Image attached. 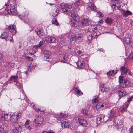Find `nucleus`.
<instances>
[{
	"label": "nucleus",
	"mask_w": 133,
	"mask_h": 133,
	"mask_svg": "<svg viewBox=\"0 0 133 133\" xmlns=\"http://www.w3.org/2000/svg\"><path fill=\"white\" fill-rule=\"evenodd\" d=\"M62 11L64 13H66L68 15H71L72 17H76L77 15L72 9V6L69 4L64 3H61L60 4Z\"/></svg>",
	"instance_id": "f257e3e1"
},
{
	"label": "nucleus",
	"mask_w": 133,
	"mask_h": 133,
	"mask_svg": "<svg viewBox=\"0 0 133 133\" xmlns=\"http://www.w3.org/2000/svg\"><path fill=\"white\" fill-rule=\"evenodd\" d=\"M8 14L12 15H14L16 14V9L15 6L12 4H11L7 7L6 9Z\"/></svg>",
	"instance_id": "f03ea898"
},
{
	"label": "nucleus",
	"mask_w": 133,
	"mask_h": 133,
	"mask_svg": "<svg viewBox=\"0 0 133 133\" xmlns=\"http://www.w3.org/2000/svg\"><path fill=\"white\" fill-rule=\"evenodd\" d=\"M43 120V118L42 117L38 116L34 119V124L36 126H40L42 124Z\"/></svg>",
	"instance_id": "7ed1b4c3"
},
{
	"label": "nucleus",
	"mask_w": 133,
	"mask_h": 133,
	"mask_svg": "<svg viewBox=\"0 0 133 133\" xmlns=\"http://www.w3.org/2000/svg\"><path fill=\"white\" fill-rule=\"evenodd\" d=\"M89 23L88 17L84 16L81 20L80 26H87L88 24Z\"/></svg>",
	"instance_id": "20e7f679"
},
{
	"label": "nucleus",
	"mask_w": 133,
	"mask_h": 133,
	"mask_svg": "<svg viewBox=\"0 0 133 133\" xmlns=\"http://www.w3.org/2000/svg\"><path fill=\"white\" fill-rule=\"evenodd\" d=\"M71 18H70V22L69 23L70 24V25L72 26L77 27L79 25L78 22L76 21L74 18L75 17H71Z\"/></svg>",
	"instance_id": "39448f33"
},
{
	"label": "nucleus",
	"mask_w": 133,
	"mask_h": 133,
	"mask_svg": "<svg viewBox=\"0 0 133 133\" xmlns=\"http://www.w3.org/2000/svg\"><path fill=\"white\" fill-rule=\"evenodd\" d=\"M44 59L48 61H50V56L51 52L48 50H45L44 52Z\"/></svg>",
	"instance_id": "423d86ee"
},
{
	"label": "nucleus",
	"mask_w": 133,
	"mask_h": 133,
	"mask_svg": "<svg viewBox=\"0 0 133 133\" xmlns=\"http://www.w3.org/2000/svg\"><path fill=\"white\" fill-rule=\"evenodd\" d=\"M131 85L130 82L128 80H125L123 83H121L119 86L122 88H125L129 87Z\"/></svg>",
	"instance_id": "0eeeda50"
},
{
	"label": "nucleus",
	"mask_w": 133,
	"mask_h": 133,
	"mask_svg": "<svg viewBox=\"0 0 133 133\" xmlns=\"http://www.w3.org/2000/svg\"><path fill=\"white\" fill-rule=\"evenodd\" d=\"M19 114L18 112H15L13 113L12 116L11 115V121L13 122H17L19 117Z\"/></svg>",
	"instance_id": "6e6552de"
},
{
	"label": "nucleus",
	"mask_w": 133,
	"mask_h": 133,
	"mask_svg": "<svg viewBox=\"0 0 133 133\" xmlns=\"http://www.w3.org/2000/svg\"><path fill=\"white\" fill-rule=\"evenodd\" d=\"M66 115L63 113H61L59 114V116H55V117L56 119L59 121H63L66 118Z\"/></svg>",
	"instance_id": "1a4fd4ad"
},
{
	"label": "nucleus",
	"mask_w": 133,
	"mask_h": 133,
	"mask_svg": "<svg viewBox=\"0 0 133 133\" xmlns=\"http://www.w3.org/2000/svg\"><path fill=\"white\" fill-rule=\"evenodd\" d=\"M78 122L80 124L84 127H86L88 125V123L85 119L84 118H78Z\"/></svg>",
	"instance_id": "9d476101"
},
{
	"label": "nucleus",
	"mask_w": 133,
	"mask_h": 133,
	"mask_svg": "<svg viewBox=\"0 0 133 133\" xmlns=\"http://www.w3.org/2000/svg\"><path fill=\"white\" fill-rule=\"evenodd\" d=\"M62 127L64 128H69L70 127L71 124L68 121L63 122L61 124Z\"/></svg>",
	"instance_id": "9b49d317"
},
{
	"label": "nucleus",
	"mask_w": 133,
	"mask_h": 133,
	"mask_svg": "<svg viewBox=\"0 0 133 133\" xmlns=\"http://www.w3.org/2000/svg\"><path fill=\"white\" fill-rule=\"evenodd\" d=\"M88 6L89 9L91 11L95 12H97V11L96 7L95 5L92 2L89 3Z\"/></svg>",
	"instance_id": "f8f14e48"
},
{
	"label": "nucleus",
	"mask_w": 133,
	"mask_h": 133,
	"mask_svg": "<svg viewBox=\"0 0 133 133\" xmlns=\"http://www.w3.org/2000/svg\"><path fill=\"white\" fill-rule=\"evenodd\" d=\"M9 36V33L7 32H4L2 34L0 37L1 38L7 40Z\"/></svg>",
	"instance_id": "ddd939ff"
},
{
	"label": "nucleus",
	"mask_w": 133,
	"mask_h": 133,
	"mask_svg": "<svg viewBox=\"0 0 133 133\" xmlns=\"http://www.w3.org/2000/svg\"><path fill=\"white\" fill-rule=\"evenodd\" d=\"M84 62L82 60H79L76 63L78 67L80 68H82L84 66Z\"/></svg>",
	"instance_id": "4468645a"
},
{
	"label": "nucleus",
	"mask_w": 133,
	"mask_h": 133,
	"mask_svg": "<svg viewBox=\"0 0 133 133\" xmlns=\"http://www.w3.org/2000/svg\"><path fill=\"white\" fill-rule=\"evenodd\" d=\"M38 50V48L36 45H34L32 48L29 50V53L30 54H33L36 52Z\"/></svg>",
	"instance_id": "2eb2a0df"
},
{
	"label": "nucleus",
	"mask_w": 133,
	"mask_h": 133,
	"mask_svg": "<svg viewBox=\"0 0 133 133\" xmlns=\"http://www.w3.org/2000/svg\"><path fill=\"white\" fill-rule=\"evenodd\" d=\"M9 31L10 32L12 33V34H14L16 32L15 25L9 26L8 27Z\"/></svg>",
	"instance_id": "dca6fc26"
},
{
	"label": "nucleus",
	"mask_w": 133,
	"mask_h": 133,
	"mask_svg": "<svg viewBox=\"0 0 133 133\" xmlns=\"http://www.w3.org/2000/svg\"><path fill=\"white\" fill-rule=\"evenodd\" d=\"M118 93L120 97H122L125 96L127 94L124 89H122L118 91Z\"/></svg>",
	"instance_id": "f3484780"
},
{
	"label": "nucleus",
	"mask_w": 133,
	"mask_h": 133,
	"mask_svg": "<svg viewBox=\"0 0 133 133\" xmlns=\"http://www.w3.org/2000/svg\"><path fill=\"white\" fill-rule=\"evenodd\" d=\"M116 1V3L115 2V4H113L112 6V8L113 9H118L121 6L118 1Z\"/></svg>",
	"instance_id": "a211bd4d"
},
{
	"label": "nucleus",
	"mask_w": 133,
	"mask_h": 133,
	"mask_svg": "<svg viewBox=\"0 0 133 133\" xmlns=\"http://www.w3.org/2000/svg\"><path fill=\"white\" fill-rule=\"evenodd\" d=\"M78 49V47L75 48L74 50V52L77 55L81 56L82 55V53Z\"/></svg>",
	"instance_id": "6ab92c4d"
},
{
	"label": "nucleus",
	"mask_w": 133,
	"mask_h": 133,
	"mask_svg": "<svg viewBox=\"0 0 133 133\" xmlns=\"http://www.w3.org/2000/svg\"><path fill=\"white\" fill-rule=\"evenodd\" d=\"M121 11L124 16H127L129 15H131L132 14V13L130 11H125L124 10H122Z\"/></svg>",
	"instance_id": "aec40b11"
},
{
	"label": "nucleus",
	"mask_w": 133,
	"mask_h": 133,
	"mask_svg": "<svg viewBox=\"0 0 133 133\" xmlns=\"http://www.w3.org/2000/svg\"><path fill=\"white\" fill-rule=\"evenodd\" d=\"M19 17L21 19L24 20V22L27 23H28L29 22V19L27 18V16L26 15H25L22 17H21V16L20 15L19 16Z\"/></svg>",
	"instance_id": "412c9836"
},
{
	"label": "nucleus",
	"mask_w": 133,
	"mask_h": 133,
	"mask_svg": "<svg viewBox=\"0 0 133 133\" xmlns=\"http://www.w3.org/2000/svg\"><path fill=\"white\" fill-rule=\"evenodd\" d=\"M71 39L73 40H76L78 39H80L81 36L78 34H75L74 35H72L71 37Z\"/></svg>",
	"instance_id": "4be33fe9"
},
{
	"label": "nucleus",
	"mask_w": 133,
	"mask_h": 133,
	"mask_svg": "<svg viewBox=\"0 0 133 133\" xmlns=\"http://www.w3.org/2000/svg\"><path fill=\"white\" fill-rule=\"evenodd\" d=\"M75 91L76 95H81L83 94V93L81 92L78 88L77 87H76L75 88Z\"/></svg>",
	"instance_id": "5701e85b"
},
{
	"label": "nucleus",
	"mask_w": 133,
	"mask_h": 133,
	"mask_svg": "<svg viewBox=\"0 0 133 133\" xmlns=\"http://www.w3.org/2000/svg\"><path fill=\"white\" fill-rule=\"evenodd\" d=\"M5 120L7 121H11L12 119H11V115H8V114H5L4 115Z\"/></svg>",
	"instance_id": "b1692460"
},
{
	"label": "nucleus",
	"mask_w": 133,
	"mask_h": 133,
	"mask_svg": "<svg viewBox=\"0 0 133 133\" xmlns=\"http://www.w3.org/2000/svg\"><path fill=\"white\" fill-rule=\"evenodd\" d=\"M117 72V71L116 70H112L111 71H109L107 73V74L108 76L113 75L115 74Z\"/></svg>",
	"instance_id": "393cba45"
},
{
	"label": "nucleus",
	"mask_w": 133,
	"mask_h": 133,
	"mask_svg": "<svg viewBox=\"0 0 133 133\" xmlns=\"http://www.w3.org/2000/svg\"><path fill=\"white\" fill-rule=\"evenodd\" d=\"M17 76H12L10 77L9 80L12 82H16L17 81Z\"/></svg>",
	"instance_id": "a878e982"
},
{
	"label": "nucleus",
	"mask_w": 133,
	"mask_h": 133,
	"mask_svg": "<svg viewBox=\"0 0 133 133\" xmlns=\"http://www.w3.org/2000/svg\"><path fill=\"white\" fill-rule=\"evenodd\" d=\"M104 107V105L102 103H98L96 105V108L98 109H103Z\"/></svg>",
	"instance_id": "bb28decb"
},
{
	"label": "nucleus",
	"mask_w": 133,
	"mask_h": 133,
	"mask_svg": "<svg viewBox=\"0 0 133 133\" xmlns=\"http://www.w3.org/2000/svg\"><path fill=\"white\" fill-rule=\"evenodd\" d=\"M104 116L102 115L100 117H99L97 119H98L99 120V121H100V122H103L104 120Z\"/></svg>",
	"instance_id": "cd10ccee"
},
{
	"label": "nucleus",
	"mask_w": 133,
	"mask_h": 133,
	"mask_svg": "<svg viewBox=\"0 0 133 133\" xmlns=\"http://www.w3.org/2000/svg\"><path fill=\"white\" fill-rule=\"evenodd\" d=\"M50 43H54L56 41V38L53 37H50Z\"/></svg>",
	"instance_id": "c85d7f7f"
},
{
	"label": "nucleus",
	"mask_w": 133,
	"mask_h": 133,
	"mask_svg": "<svg viewBox=\"0 0 133 133\" xmlns=\"http://www.w3.org/2000/svg\"><path fill=\"white\" fill-rule=\"evenodd\" d=\"M14 127L16 128H19V127L20 126V125L19 124V122H14Z\"/></svg>",
	"instance_id": "c756f323"
},
{
	"label": "nucleus",
	"mask_w": 133,
	"mask_h": 133,
	"mask_svg": "<svg viewBox=\"0 0 133 133\" xmlns=\"http://www.w3.org/2000/svg\"><path fill=\"white\" fill-rule=\"evenodd\" d=\"M52 22L53 24L56 25L57 26H58L59 24L56 19L55 18L53 19L52 20Z\"/></svg>",
	"instance_id": "7c9ffc66"
},
{
	"label": "nucleus",
	"mask_w": 133,
	"mask_h": 133,
	"mask_svg": "<svg viewBox=\"0 0 133 133\" xmlns=\"http://www.w3.org/2000/svg\"><path fill=\"white\" fill-rule=\"evenodd\" d=\"M80 0H77L74 2V4L75 5V6H77L80 5Z\"/></svg>",
	"instance_id": "2f4dec72"
},
{
	"label": "nucleus",
	"mask_w": 133,
	"mask_h": 133,
	"mask_svg": "<svg viewBox=\"0 0 133 133\" xmlns=\"http://www.w3.org/2000/svg\"><path fill=\"white\" fill-rule=\"evenodd\" d=\"M95 38V37H93V35L92 34L89 35L88 36V39L89 41L91 40L92 39H94Z\"/></svg>",
	"instance_id": "473e14b6"
},
{
	"label": "nucleus",
	"mask_w": 133,
	"mask_h": 133,
	"mask_svg": "<svg viewBox=\"0 0 133 133\" xmlns=\"http://www.w3.org/2000/svg\"><path fill=\"white\" fill-rule=\"evenodd\" d=\"M19 128H14L13 129L12 131V132L13 133H18L19 132Z\"/></svg>",
	"instance_id": "72a5a7b5"
},
{
	"label": "nucleus",
	"mask_w": 133,
	"mask_h": 133,
	"mask_svg": "<svg viewBox=\"0 0 133 133\" xmlns=\"http://www.w3.org/2000/svg\"><path fill=\"white\" fill-rule=\"evenodd\" d=\"M108 90V89L105 87L103 86L102 88L101 89V90L103 92L105 91H107Z\"/></svg>",
	"instance_id": "f704fd0d"
},
{
	"label": "nucleus",
	"mask_w": 133,
	"mask_h": 133,
	"mask_svg": "<svg viewBox=\"0 0 133 133\" xmlns=\"http://www.w3.org/2000/svg\"><path fill=\"white\" fill-rule=\"evenodd\" d=\"M125 43L127 44H130L131 43L130 39L129 38H127L125 40Z\"/></svg>",
	"instance_id": "c9c22d12"
},
{
	"label": "nucleus",
	"mask_w": 133,
	"mask_h": 133,
	"mask_svg": "<svg viewBox=\"0 0 133 133\" xmlns=\"http://www.w3.org/2000/svg\"><path fill=\"white\" fill-rule=\"evenodd\" d=\"M123 79V77L121 76H120L119 78V85L121 83H123L122 82Z\"/></svg>",
	"instance_id": "e433bc0d"
},
{
	"label": "nucleus",
	"mask_w": 133,
	"mask_h": 133,
	"mask_svg": "<svg viewBox=\"0 0 133 133\" xmlns=\"http://www.w3.org/2000/svg\"><path fill=\"white\" fill-rule=\"evenodd\" d=\"M113 110H111L110 113L111 115H110V117L112 118H114L115 116V112L113 111Z\"/></svg>",
	"instance_id": "4c0bfd02"
},
{
	"label": "nucleus",
	"mask_w": 133,
	"mask_h": 133,
	"mask_svg": "<svg viewBox=\"0 0 133 133\" xmlns=\"http://www.w3.org/2000/svg\"><path fill=\"white\" fill-rule=\"evenodd\" d=\"M92 100V102L93 103H97L98 102V99L96 98V96Z\"/></svg>",
	"instance_id": "58836bf2"
},
{
	"label": "nucleus",
	"mask_w": 133,
	"mask_h": 133,
	"mask_svg": "<svg viewBox=\"0 0 133 133\" xmlns=\"http://www.w3.org/2000/svg\"><path fill=\"white\" fill-rule=\"evenodd\" d=\"M129 104H128L127 106V107L126 108H123L121 110V112L122 113H124L127 110V108L128 106L129 105Z\"/></svg>",
	"instance_id": "ea45409f"
},
{
	"label": "nucleus",
	"mask_w": 133,
	"mask_h": 133,
	"mask_svg": "<svg viewBox=\"0 0 133 133\" xmlns=\"http://www.w3.org/2000/svg\"><path fill=\"white\" fill-rule=\"evenodd\" d=\"M55 11V12L54 13V16H57L58 15V14L59 12V11L58 9H56V10H55V11H54V12Z\"/></svg>",
	"instance_id": "a19ab883"
},
{
	"label": "nucleus",
	"mask_w": 133,
	"mask_h": 133,
	"mask_svg": "<svg viewBox=\"0 0 133 133\" xmlns=\"http://www.w3.org/2000/svg\"><path fill=\"white\" fill-rule=\"evenodd\" d=\"M16 85L19 88H21V83L17 81L16 82Z\"/></svg>",
	"instance_id": "79ce46f5"
},
{
	"label": "nucleus",
	"mask_w": 133,
	"mask_h": 133,
	"mask_svg": "<svg viewBox=\"0 0 133 133\" xmlns=\"http://www.w3.org/2000/svg\"><path fill=\"white\" fill-rule=\"evenodd\" d=\"M43 44V42L42 41H40L39 44L37 45H36V46L38 47H41Z\"/></svg>",
	"instance_id": "37998d69"
},
{
	"label": "nucleus",
	"mask_w": 133,
	"mask_h": 133,
	"mask_svg": "<svg viewBox=\"0 0 133 133\" xmlns=\"http://www.w3.org/2000/svg\"><path fill=\"white\" fill-rule=\"evenodd\" d=\"M81 112L82 114L85 115H87L88 114V112L86 110H82L81 111Z\"/></svg>",
	"instance_id": "c03bdc74"
},
{
	"label": "nucleus",
	"mask_w": 133,
	"mask_h": 133,
	"mask_svg": "<svg viewBox=\"0 0 133 133\" xmlns=\"http://www.w3.org/2000/svg\"><path fill=\"white\" fill-rule=\"evenodd\" d=\"M97 16L98 17H101L103 16L102 14L100 12H98L97 13Z\"/></svg>",
	"instance_id": "a18cd8bd"
},
{
	"label": "nucleus",
	"mask_w": 133,
	"mask_h": 133,
	"mask_svg": "<svg viewBox=\"0 0 133 133\" xmlns=\"http://www.w3.org/2000/svg\"><path fill=\"white\" fill-rule=\"evenodd\" d=\"M3 129L4 128L2 126H0V131H1V132H3V133H6V131H4Z\"/></svg>",
	"instance_id": "49530a36"
},
{
	"label": "nucleus",
	"mask_w": 133,
	"mask_h": 133,
	"mask_svg": "<svg viewBox=\"0 0 133 133\" xmlns=\"http://www.w3.org/2000/svg\"><path fill=\"white\" fill-rule=\"evenodd\" d=\"M105 22L106 23H109L111 22L112 21L110 19L107 18L105 19Z\"/></svg>",
	"instance_id": "de8ad7c7"
},
{
	"label": "nucleus",
	"mask_w": 133,
	"mask_h": 133,
	"mask_svg": "<svg viewBox=\"0 0 133 133\" xmlns=\"http://www.w3.org/2000/svg\"><path fill=\"white\" fill-rule=\"evenodd\" d=\"M129 133H133V126H132L129 129Z\"/></svg>",
	"instance_id": "09e8293b"
},
{
	"label": "nucleus",
	"mask_w": 133,
	"mask_h": 133,
	"mask_svg": "<svg viewBox=\"0 0 133 133\" xmlns=\"http://www.w3.org/2000/svg\"><path fill=\"white\" fill-rule=\"evenodd\" d=\"M45 41H46L47 42L50 43V37H45Z\"/></svg>",
	"instance_id": "8fccbe9b"
},
{
	"label": "nucleus",
	"mask_w": 133,
	"mask_h": 133,
	"mask_svg": "<svg viewBox=\"0 0 133 133\" xmlns=\"http://www.w3.org/2000/svg\"><path fill=\"white\" fill-rule=\"evenodd\" d=\"M33 108L36 111H40L39 109L38 108H37V107L35 106V105H34Z\"/></svg>",
	"instance_id": "3c124183"
},
{
	"label": "nucleus",
	"mask_w": 133,
	"mask_h": 133,
	"mask_svg": "<svg viewBox=\"0 0 133 133\" xmlns=\"http://www.w3.org/2000/svg\"><path fill=\"white\" fill-rule=\"evenodd\" d=\"M32 70V69L31 66H29L28 67V71L30 72Z\"/></svg>",
	"instance_id": "603ef678"
},
{
	"label": "nucleus",
	"mask_w": 133,
	"mask_h": 133,
	"mask_svg": "<svg viewBox=\"0 0 133 133\" xmlns=\"http://www.w3.org/2000/svg\"><path fill=\"white\" fill-rule=\"evenodd\" d=\"M126 68L124 66H121L120 67V69L122 71H123L124 70H125Z\"/></svg>",
	"instance_id": "864d4df0"
},
{
	"label": "nucleus",
	"mask_w": 133,
	"mask_h": 133,
	"mask_svg": "<svg viewBox=\"0 0 133 133\" xmlns=\"http://www.w3.org/2000/svg\"><path fill=\"white\" fill-rule=\"evenodd\" d=\"M36 32L38 35H40L41 33V31L39 30H36Z\"/></svg>",
	"instance_id": "5fc2aeb1"
},
{
	"label": "nucleus",
	"mask_w": 133,
	"mask_h": 133,
	"mask_svg": "<svg viewBox=\"0 0 133 133\" xmlns=\"http://www.w3.org/2000/svg\"><path fill=\"white\" fill-rule=\"evenodd\" d=\"M130 59H133V52H131L130 55Z\"/></svg>",
	"instance_id": "6e6d98bb"
},
{
	"label": "nucleus",
	"mask_w": 133,
	"mask_h": 133,
	"mask_svg": "<svg viewBox=\"0 0 133 133\" xmlns=\"http://www.w3.org/2000/svg\"><path fill=\"white\" fill-rule=\"evenodd\" d=\"M26 59V60H28L29 61H30L31 60V58L29 56H26L25 57Z\"/></svg>",
	"instance_id": "4d7b16f0"
},
{
	"label": "nucleus",
	"mask_w": 133,
	"mask_h": 133,
	"mask_svg": "<svg viewBox=\"0 0 133 133\" xmlns=\"http://www.w3.org/2000/svg\"><path fill=\"white\" fill-rule=\"evenodd\" d=\"M47 133H55L52 130H49L47 131Z\"/></svg>",
	"instance_id": "13d9d810"
},
{
	"label": "nucleus",
	"mask_w": 133,
	"mask_h": 133,
	"mask_svg": "<svg viewBox=\"0 0 133 133\" xmlns=\"http://www.w3.org/2000/svg\"><path fill=\"white\" fill-rule=\"evenodd\" d=\"M3 58L2 55L1 54H0V63L2 61Z\"/></svg>",
	"instance_id": "bf43d9fd"
},
{
	"label": "nucleus",
	"mask_w": 133,
	"mask_h": 133,
	"mask_svg": "<svg viewBox=\"0 0 133 133\" xmlns=\"http://www.w3.org/2000/svg\"><path fill=\"white\" fill-rule=\"evenodd\" d=\"M27 128L29 130H31L32 129L30 125L28 126L27 127Z\"/></svg>",
	"instance_id": "052dcab7"
},
{
	"label": "nucleus",
	"mask_w": 133,
	"mask_h": 133,
	"mask_svg": "<svg viewBox=\"0 0 133 133\" xmlns=\"http://www.w3.org/2000/svg\"><path fill=\"white\" fill-rule=\"evenodd\" d=\"M91 34L92 35H93V37H95V36H97V34L95 32H94V33L92 34Z\"/></svg>",
	"instance_id": "680f3d73"
},
{
	"label": "nucleus",
	"mask_w": 133,
	"mask_h": 133,
	"mask_svg": "<svg viewBox=\"0 0 133 133\" xmlns=\"http://www.w3.org/2000/svg\"><path fill=\"white\" fill-rule=\"evenodd\" d=\"M128 70L129 69H128L126 68L125 70H125L124 72V73L125 74H126L127 73V72L128 71V70Z\"/></svg>",
	"instance_id": "e2e57ef3"
},
{
	"label": "nucleus",
	"mask_w": 133,
	"mask_h": 133,
	"mask_svg": "<svg viewBox=\"0 0 133 133\" xmlns=\"http://www.w3.org/2000/svg\"><path fill=\"white\" fill-rule=\"evenodd\" d=\"M98 50V51H102V52H104L105 51L104 50H103L102 49V48H101L100 49H99Z\"/></svg>",
	"instance_id": "0e129e2a"
},
{
	"label": "nucleus",
	"mask_w": 133,
	"mask_h": 133,
	"mask_svg": "<svg viewBox=\"0 0 133 133\" xmlns=\"http://www.w3.org/2000/svg\"><path fill=\"white\" fill-rule=\"evenodd\" d=\"M132 99H131L130 98H128V100L127 101V102H130V101H131L132 100Z\"/></svg>",
	"instance_id": "69168bd1"
},
{
	"label": "nucleus",
	"mask_w": 133,
	"mask_h": 133,
	"mask_svg": "<svg viewBox=\"0 0 133 133\" xmlns=\"http://www.w3.org/2000/svg\"><path fill=\"white\" fill-rule=\"evenodd\" d=\"M29 123V121L28 120H27L26 121L25 123V124L26 125H28Z\"/></svg>",
	"instance_id": "338daca9"
},
{
	"label": "nucleus",
	"mask_w": 133,
	"mask_h": 133,
	"mask_svg": "<svg viewBox=\"0 0 133 133\" xmlns=\"http://www.w3.org/2000/svg\"><path fill=\"white\" fill-rule=\"evenodd\" d=\"M8 40H9L10 42H13V38L12 37L11 38V39H8Z\"/></svg>",
	"instance_id": "774afa93"
}]
</instances>
